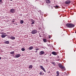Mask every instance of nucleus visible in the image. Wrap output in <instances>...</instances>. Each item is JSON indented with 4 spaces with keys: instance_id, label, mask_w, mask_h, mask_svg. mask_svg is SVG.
<instances>
[{
    "instance_id": "1",
    "label": "nucleus",
    "mask_w": 76,
    "mask_h": 76,
    "mask_svg": "<svg viewBox=\"0 0 76 76\" xmlns=\"http://www.w3.org/2000/svg\"><path fill=\"white\" fill-rule=\"evenodd\" d=\"M58 66L61 69H62L63 71L66 70V68L64 66H63L62 65V64L60 63H59L58 64Z\"/></svg>"
},
{
    "instance_id": "2",
    "label": "nucleus",
    "mask_w": 76,
    "mask_h": 76,
    "mask_svg": "<svg viewBox=\"0 0 76 76\" xmlns=\"http://www.w3.org/2000/svg\"><path fill=\"white\" fill-rule=\"evenodd\" d=\"M66 26L68 28H73L75 26V25L72 23H68L66 24Z\"/></svg>"
},
{
    "instance_id": "3",
    "label": "nucleus",
    "mask_w": 76,
    "mask_h": 76,
    "mask_svg": "<svg viewBox=\"0 0 76 76\" xmlns=\"http://www.w3.org/2000/svg\"><path fill=\"white\" fill-rule=\"evenodd\" d=\"M31 33L32 34H35L37 33V30L36 29L33 30L31 31Z\"/></svg>"
},
{
    "instance_id": "4",
    "label": "nucleus",
    "mask_w": 76,
    "mask_h": 76,
    "mask_svg": "<svg viewBox=\"0 0 76 76\" xmlns=\"http://www.w3.org/2000/svg\"><path fill=\"white\" fill-rule=\"evenodd\" d=\"M30 20H31V26H33V25H33L34 24V23H35V20H34L33 19H31Z\"/></svg>"
},
{
    "instance_id": "5",
    "label": "nucleus",
    "mask_w": 76,
    "mask_h": 76,
    "mask_svg": "<svg viewBox=\"0 0 76 76\" xmlns=\"http://www.w3.org/2000/svg\"><path fill=\"white\" fill-rule=\"evenodd\" d=\"M20 57V54H17L15 55V58H18Z\"/></svg>"
},
{
    "instance_id": "6",
    "label": "nucleus",
    "mask_w": 76,
    "mask_h": 76,
    "mask_svg": "<svg viewBox=\"0 0 76 76\" xmlns=\"http://www.w3.org/2000/svg\"><path fill=\"white\" fill-rule=\"evenodd\" d=\"M40 67L41 69H42V70L43 71H44V72L45 73L46 72V71H45V69H44V67H43V66H40Z\"/></svg>"
},
{
    "instance_id": "7",
    "label": "nucleus",
    "mask_w": 76,
    "mask_h": 76,
    "mask_svg": "<svg viewBox=\"0 0 76 76\" xmlns=\"http://www.w3.org/2000/svg\"><path fill=\"white\" fill-rule=\"evenodd\" d=\"M10 12L11 13H14V12H15V9H11L10 10Z\"/></svg>"
},
{
    "instance_id": "8",
    "label": "nucleus",
    "mask_w": 76,
    "mask_h": 76,
    "mask_svg": "<svg viewBox=\"0 0 76 76\" xmlns=\"http://www.w3.org/2000/svg\"><path fill=\"white\" fill-rule=\"evenodd\" d=\"M44 53H45L44 51H42L39 52V55H42V54H44Z\"/></svg>"
},
{
    "instance_id": "9",
    "label": "nucleus",
    "mask_w": 76,
    "mask_h": 76,
    "mask_svg": "<svg viewBox=\"0 0 76 76\" xmlns=\"http://www.w3.org/2000/svg\"><path fill=\"white\" fill-rule=\"evenodd\" d=\"M52 54L54 55V56H56V55H57V53L56 52H52Z\"/></svg>"
},
{
    "instance_id": "10",
    "label": "nucleus",
    "mask_w": 76,
    "mask_h": 76,
    "mask_svg": "<svg viewBox=\"0 0 76 76\" xmlns=\"http://www.w3.org/2000/svg\"><path fill=\"white\" fill-rule=\"evenodd\" d=\"M45 2L47 4H49L51 2L50 0H45Z\"/></svg>"
},
{
    "instance_id": "11",
    "label": "nucleus",
    "mask_w": 76,
    "mask_h": 76,
    "mask_svg": "<svg viewBox=\"0 0 76 76\" xmlns=\"http://www.w3.org/2000/svg\"><path fill=\"white\" fill-rule=\"evenodd\" d=\"M71 2V1H67L66 2H65V3L67 4H70Z\"/></svg>"
},
{
    "instance_id": "12",
    "label": "nucleus",
    "mask_w": 76,
    "mask_h": 76,
    "mask_svg": "<svg viewBox=\"0 0 76 76\" xmlns=\"http://www.w3.org/2000/svg\"><path fill=\"white\" fill-rule=\"evenodd\" d=\"M34 48V47L32 46H30L28 48V50H32Z\"/></svg>"
},
{
    "instance_id": "13",
    "label": "nucleus",
    "mask_w": 76,
    "mask_h": 76,
    "mask_svg": "<svg viewBox=\"0 0 76 76\" xmlns=\"http://www.w3.org/2000/svg\"><path fill=\"white\" fill-rule=\"evenodd\" d=\"M10 39H11L14 40L15 39V37L13 36H11L10 37Z\"/></svg>"
},
{
    "instance_id": "14",
    "label": "nucleus",
    "mask_w": 76,
    "mask_h": 76,
    "mask_svg": "<svg viewBox=\"0 0 76 76\" xmlns=\"http://www.w3.org/2000/svg\"><path fill=\"white\" fill-rule=\"evenodd\" d=\"M56 74H57V75H56V76H59V75H60V73H59V72L58 71L56 72Z\"/></svg>"
},
{
    "instance_id": "15",
    "label": "nucleus",
    "mask_w": 76,
    "mask_h": 76,
    "mask_svg": "<svg viewBox=\"0 0 76 76\" xmlns=\"http://www.w3.org/2000/svg\"><path fill=\"white\" fill-rule=\"evenodd\" d=\"M51 63L53 64L54 66H56V63H55V62L52 61L51 62Z\"/></svg>"
},
{
    "instance_id": "16",
    "label": "nucleus",
    "mask_w": 76,
    "mask_h": 76,
    "mask_svg": "<svg viewBox=\"0 0 76 76\" xmlns=\"http://www.w3.org/2000/svg\"><path fill=\"white\" fill-rule=\"evenodd\" d=\"M1 37L3 38H5V37H6V36L4 34H3L1 35Z\"/></svg>"
},
{
    "instance_id": "17",
    "label": "nucleus",
    "mask_w": 76,
    "mask_h": 76,
    "mask_svg": "<svg viewBox=\"0 0 76 76\" xmlns=\"http://www.w3.org/2000/svg\"><path fill=\"white\" fill-rule=\"evenodd\" d=\"M28 68H29V69H32V65H30L29 66Z\"/></svg>"
},
{
    "instance_id": "18",
    "label": "nucleus",
    "mask_w": 76,
    "mask_h": 76,
    "mask_svg": "<svg viewBox=\"0 0 76 76\" xmlns=\"http://www.w3.org/2000/svg\"><path fill=\"white\" fill-rule=\"evenodd\" d=\"M20 23H21V24H22L23 23V20H21L20 21Z\"/></svg>"
},
{
    "instance_id": "19",
    "label": "nucleus",
    "mask_w": 76,
    "mask_h": 76,
    "mask_svg": "<svg viewBox=\"0 0 76 76\" xmlns=\"http://www.w3.org/2000/svg\"><path fill=\"white\" fill-rule=\"evenodd\" d=\"M21 50L22 51H24L25 50V49L23 48H21Z\"/></svg>"
},
{
    "instance_id": "20",
    "label": "nucleus",
    "mask_w": 76,
    "mask_h": 76,
    "mask_svg": "<svg viewBox=\"0 0 76 76\" xmlns=\"http://www.w3.org/2000/svg\"><path fill=\"white\" fill-rule=\"evenodd\" d=\"M12 20V23H14L15 22V19H13Z\"/></svg>"
},
{
    "instance_id": "21",
    "label": "nucleus",
    "mask_w": 76,
    "mask_h": 76,
    "mask_svg": "<svg viewBox=\"0 0 76 76\" xmlns=\"http://www.w3.org/2000/svg\"><path fill=\"white\" fill-rule=\"evenodd\" d=\"M5 43L7 44H9V41H6L5 42Z\"/></svg>"
},
{
    "instance_id": "22",
    "label": "nucleus",
    "mask_w": 76,
    "mask_h": 76,
    "mask_svg": "<svg viewBox=\"0 0 76 76\" xmlns=\"http://www.w3.org/2000/svg\"><path fill=\"white\" fill-rule=\"evenodd\" d=\"M14 53H15V52H14L12 51L10 52L11 54H12V55L14 54Z\"/></svg>"
},
{
    "instance_id": "23",
    "label": "nucleus",
    "mask_w": 76,
    "mask_h": 76,
    "mask_svg": "<svg viewBox=\"0 0 76 76\" xmlns=\"http://www.w3.org/2000/svg\"><path fill=\"white\" fill-rule=\"evenodd\" d=\"M43 41L44 42H47V41H46V39H43Z\"/></svg>"
},
{
    "instance_id": "24",
    "label": "nucleus",
    "mask_w": 76,
    "mask_h": 76,
    "mask_svg": "<svg viewBox=\"0 0 76 76\" xmlns=\"http://www.w3.org/2000/svg\"><path fill=\"white\" fill-rule=\"evenodd\" d=\"M39 75H42V72H40V73H39Z\"/></svg>"
},
{
    "instance_id": "25",
    "label": "nucleus",
    "mask_w": 76,
    "mask_h": 76,
    "mask_svg": "<svg viewBox=\"0 0 76 76\" xmlns=\"http://www.w3.org/2000/svg\"><path fill=\"white\" fill-rule=\"evenodd\" d=\"M56 61H60V59H56Z\"/></svg>"
},
{
    "instance_id": "26",
    "label": "nucleus",
    "mask_w": 76,
    "mask_h": 76,
    "mask_svg": "<svg viewBox=\"0 0 76 76\" xmlns=\"http://www.w3.org/2000/svg\"><path fill=\"white\" fill-rule=\"evenodd\" d=\"M36 51H38V50H39V49L38 48H37L36 49Z\"/></svg>"
},
{
    "instance_id": "27",
    "label": "nucleus",
    "mask_w": 76,
    "mask_h": 76,
    "mask_svg": "<svg viewBox=\"0 0 76 76\" xmlns=\"http://www.w3.org/2000/svg\"><path fill=\"white\" fill-rule=\"evenodd\" d=\"M55 7H56V8L58 7V6L56 5V6H55Z\"/></svg>"
},
{
    "instance_id": "28",
    "label": "nucleus",
    "mask_w": 76,
    "mask_h": 76,
    "mask_svg": "<svg viewBox=\"0 0 76 76\" xmlns=\"http://www.w3.org/2000/svg\"><path fill=\"white\" fill-rule=\"evenodd\" d=\"M46 60L47 62H48V59H47Z\"/></svg>"
},
{
    "instance_id": "29",
    "label": "nucleus",
    "mask_w": 76,
    "mask_h": 76,
    "mask_svg": "<svg viewBox=\"0 0 76 76\" xmlns=\"http://www.w3.org/2000/svg\"><path fill=\"white\" fill-rule=\"evenodd\" d=\"M4 35H6V33H4V34H3Z\"/></svg>"
},
{
    "instance_id": "30",
    "label": "nucleus",
    "mask_w": 76,
    "mask_h": 76,
    "mask_svg": "<svg viewBox=\"0 0 76 76\" xmlns=\"http://www.w3.org/2000/svg\"><path fill=\"white\" fill-rule=\"evenodd\" d=\"M57 57L58 58H59V56H57Z\"/></svg>"
},
{
    "instance_id": "31",
    "label": "nucleus",
    "mask_w": 76,
    "mask_h": 76,
    "mask_svg": "<svg viewBox=\"0 0 76 76\" xmlns=\"http://www.w3.org/2000/svg\"><path fill=\"white\" fill-rule=\"evenodd\" d=\"M1 1H2V0H0V2H1Z\"/></svg>"
},
{
    "instance_id": "32",
    "label": "nucleus",
    "mask_w": 76,
    "mask_h": 76,
    "mask_svg": "<svg viewBox=\"0 0 76 76\" xmlns=\"http://www.w3.org/2000/svg\"><path fill=\"white\" fill-rule=\"evenodd\" d=\"M5 35V37H6V36H8V35Z\"/></svg>"
},
{
    "instance_id": "33",
    "label": "nucleus",
    "mask_w": 76,
    "mask_h": 76,
    "mask_svg": "<svg viewBox=\"0 0 76 76\" xmlns=\"http://www.w3.org/2000/svg\"><path fill=\"white\" fill-rule=\"evenodd\" d=\"M7 34H9V32L7 33Z\"/></svg>"
},
{
    "instance_id": "34",
    "label": "nucleus",
    "mask_w": 76,
    "mask_h": 76,
    "mask_svg": "<svg viewBox=\"0 0 76 76\" xmlns=\"http://www.w3.org/2000/svg\"><path fill=\"white\" fill-rule=\"evenodd\" d=\"M35 52V53H37V51H36Z\"/></svg>"
},
{
    "instance_id": "35",
    "label": "nucleus",
    "mask_w": 76,
    "mask_h": 76,
    "mask_svg": "<svg viewBox=\"0 0 76 76\" xmlns=\"http://www.w3.org/2000/svg\"><path fill=\"white\" fill-rule=\"evenodd\" d=\"M1 35H3V33H1Z\"/></svg>"
},
{
    "instance_id": "36",
    "label": "nucleus",
    "mask_w": 76,
    "mask_h": 76,
    "mask_svg": "<svg viewBox=\"0 0 76 76\" xmlns=\"http://www.w3.org/2000/svg\"><path fill=\"white\" fill-rule=\"evenodd\" d=\"M50 56H51V54H50Z\"/></svg>"
},
{
    "instance_id": "37",
    "label": "nucleus",
    "mask_w": 76,
    "mask_h": 76,
    "mask_svg": "<svg viewBox=\"0 0 76 76\" xmlns=\"http://www.w3.org/2000/svg\"><path fill=\"white\" fill-rule=\"evenodd\" d=\"M44 73H43L42 75H44Z\"/></svg>"
},
{
    "instance_id": "38",
    "label": "nucleus",
    "mask_w": 76,
    "mask_h": 76,
    "mask_svg": "<svg viewBox=\"0 0 76 76\" xmlns=\"http://www.w3.org/2000/svg\"><path fill=\"white\" fill-rule=\"evenodd\" d=\"M0 60H1V57H0Z\"/></svg>"
},
{
    "instance_id": "39",
    "label": "nucleus",
    "mask_w": 76,
    "mask_h": 76,
    "mask_svg": "<svg viewBox=\"0 0 76 76\" xmlns=\"http://www.w3.org/2000/svg\"><path fill=\"white\" fill-rule=\"evenodd\" d=\"M10 0V1H12L13 0Z\"/></svg>"
},
{
    "instance_id": "40",
    "label": "nucleus",
    "mask_w": 76,
    "mask_h": 76,
    "mask_svg": "<svg viewBox=\"0 0 76 76\" xmlns=\"http://www.w3.org/2000/svg\"><path fill=\"white\" fill-rule=\"evenodd\" d=\"M16 25H18V24H16Z\"/></svg>"
},
{
    "instance_id": "41",
    "label": "nucleus",
    "mask_w": 76,
    "mask_h": 76,
    "mask_svg": "<svg viewBox=\"0 0 76 76\" xmlns=\"http://www.w3.org/2000/svg\"><path fill=\"white\" fill-rule=\"evenodd\" d=\"M75 34H76V31L75 32Z\"/></svg>"
},
{
    "instance_id": "42",
    "label": "nucleus",
    "mask_w": 76,
    "mask_h": 76,
    "mask_svg": "<svg viewBox=\"0 0 76 76\" xmlns=\"http://www.w3.org/2000/svg\"><path fill=\"white\" fill-rule=\"evenodd\" d=\"M1 34V33H0V34Z\"/></svg>"
},
{
    "instance_id": "43",
    "label": "nucleus",
    "mask_w": 76,
    "mask_h": 76,
    "mask_svg": "<svg viewBox=\"0 0 76 76\" xmlns=\"http://www.w3.org/2000/svg\"><path fill=\"white\" fill-rule=\"evenodd\" d=\"M36 0V1H37V0Z\"/></svg>"
},
{
    "instance_id": "44",
    "label": "nucleus",
    "mask_w": 76,
    "mask_h": 76,
    "mask_svg": "<svg viewBox=\"0 0 76 76\" xmlns=\"http://www.w3.org/2000/svg\"><path fill=\"white\" fill-rule=\"evenodd\" d=\"M49 38H50L49 37Z\"/></svg>"
},
{
    "instance_id": "45",
    "label": "nucleus",
    "mask_w": 76,
    "mask_h": 76,
    "mask_svg": "<svg viewBox=\"0 0 76 76\" xmlns=\"http://www.w3.org/2000/svg\"><path fill=\"white\" fill-rule=\"evenodd\" d=\"M45 55H46V54H45Z\"/></svg>"
}]
</instances>
